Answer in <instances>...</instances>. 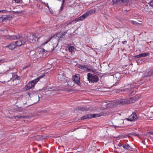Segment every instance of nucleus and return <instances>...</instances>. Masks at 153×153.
<instances>
[{"mask_svg": "<svg viewBox=\"0 0 153 153\" xmlns=\"http://www.w3.org/2000/svg\"><path fill=\"white\" fill-rule=\"evenodd\" d=\"M135 98L134 97H133L129 99H121L119 100H114V103L115 105H124L126 104L130 103H133L135 102Z\"/></svg>", "mask_w": 153, "mask_h": 153, "instance_id": "obj_1", "label": "nucleus"}, {"mask_svg": "<svg viewBox=\"0 0 153 153\" xmlns=\"http://www.w3.org/2000/svg\"><path fill=\"white\" fill-rule=\"evenodd\" d=\"M95 10L94 9H91L85 13L80 17L76 18L75 19L74 21L77 22L80 21H82L85 19L88 16L92 14L93 13H94Z\"/></svg>", "mask_w": 153, "mask_h": 153, "instance_id": "obj_2", "label": "nucleus"}, {"mask_svg": "<svg viewBox=\"0 0 153 153\" xmlns=\"http://www.w3.org/2000/svg\"><path fill=\"white\" fill-rule=\"evenodd\" d=\"M87 79L90 83H92L97 82L99 78L97 75L88 73L87 74Z\"/></svg>", "mask_w": 153, "mask_h": 153, "instance_id": "obj_3", "label": "nucleus"}, {"mask_svg": "<svg viewBox=\"0 0 153 153\" xmlns=\"http://www.w3.org/2000/svg\"><path fill=\"white\" fill-rule=\"evenodd\" d=\"M113 4H116L117 5L125 4L127 5L129 2V0H112Z\"/></svg>", "mask_w": 153, "mask_h": 153, "instance_id": "obj_4", "label": "nucleus"}, {"mask_svg": "<svg viewBox=\"0 0 153 153\" xmlns=\"http://www.w3.org/2000/svg\"><path fill=\"white\" fill-rule=\"evenodd\" d=\"M37 82V81L35 80V79H34L30 82L25 86V89L26 90H28L30 89H33Z\"/></svg>", "mask_w": 153, "mask_h": 153, "instance_id": "obj_5", "label": "nucleus"}, {"mask_svg": "<svg viewBox=\"0 0 153 153\" xmlns=\"http://www.w3.org/2000/svg\"><path fill=\"white\" fill-rule=\"evenodd\" d=\"M135 89L136 88L132 85L131 86L130 88H129L125 89L123 90V91H124L125 92H127V93H128L130 95H133L135 93Z\"/></svg>", "mask_w": 153, "mask_h": 153, "instance_id": "obj_6", "label": "nucleus"}, {"mask_svg": "<svg viewBox=\"0 0 153 153\" xmlns=\"http://www.w3.org/2000/svg\"><path fill=\"white\" fill-rule=\"evenodd\" d=\"M73 81L75 83H76L78 85L80 86L81 85V82H80V77L79 74H76L75 75L73 78Z\"/></svg>", "mask_w": 153, "mask_h": 153, "instance_id": "obj_7", "label": "nucleus"}, {"mask_svg": "<svg viewBox=\"0 0 153 153\" xmlns=\"http://www.w3.org/2000/svg\"><path fill=\"white\" fill-rule=\"evenodd\" d=\"M7 38L11 39H23L22 36L20 34H18L17 35H13L11 36H6Z\"/></svg>", "mask_w": 153, "mask_h": 153, "instance_id": "obj_8", "label": "nucleus"}, {"mask_svg": "<svg viewBox=\"0 0 153 153\" xmlns=\"http://www.w3.org/2000/svg\"><path fill=\"white\" fill-rule=\"evenodd\" d=\"M153 75V68L151 69L149 71L146 72L142 75L143 77H145L150 76Z\"/></svg>", "mask_w": 153, "mask_h": 153, "instance_id": "obj_9", "label": "nucleus"}, {"mask_svg": "<svg viewBox=\"0 0 153 153\" xmlns=\"http://www.w3.org/2000/svg\"><path fill=\"white\" fill-rule=\"evenodd\" d=\"M137 118V116L136 113H133L127 120H128L131 121L135 120Z\"/></svg>", "mask_w": 153, "mask_h": 153, "instance_id": "obj_10", "label": "nucleus"}, {"mask_svg": "<svg viewBox=\"0 0 153 153\" xmlns=\"http://www.w3.org/2000/svg\"><path fill=\"white\" fill-rule=\"evenodd\" d=\"M123 147L124 149L128 151H132L134 150V149L130 146L129 145L128 143L125 144L123 145Z\"/></svg>", "mask_w": 153, "mask_h": 153, "instance_id": "obj_11", "label": "nucleus"}, {"mask_svg": "<svg viewBox=\"0 0 153 153\" xmlns=\"http://www.w3.org/2000/svg\"><path fill=\"white\" fill-rule=\"evenodd\" d=\"M25 43V41L24 40H19L16 41L15 42V45L18 46H20L22 45H24Z\"/></svg>", "mask_w": 153, "mask_h": 153, "instance_id": "obj_12", "label": "nucleus"}, {"mask_svg": "<svg viewBox=\"0 0 153 153\" xmlns=\"http://www.w3.org/2000/svg\"><path fill=\"white\" fill-rule=\"evenodd\" d=\"M67 31H66L62 33H58L56 34V36L59 38H62L67 33Z\"/></svg>", "mask_w": 153, "mask_h": 153, "instance_id": "obj_13", "label": "nucleus"}, {"mask_svg": "<svg viewBox=\"0 0 153 153\" xmlns=\"http://www.w3.org/2000/svg\"><path fill=\"white\" fill-rule=\"evenodd\" d=\"M28 40L30 43H36V40L34 38V36L33 34L30 35L29 38H28Z\"/></svg>", "mask_w": 153, "mask_h": 153, "instance_id": "obj_14", "label": "nucleus"}, {"mask_svg": "<svg viewBox=\"0 0 153 153\" xmlns=\"http://www.w3.org/2000/svg\"><path fill=\"white\" fill-rule=\"evenodd\" d=\"M53 37V36H52L51 37H48L45 36V39L46 40V41L45 42H43L42 44V45H44L45 44L47 43L48 42H49L51 39Z\"/></svg>", "mask_w": 153, "mask_h": 153, "instance_id": "obj_15", "label": "nucleus"}, {"mask_svg": "<svg viewBox=\"0 0 153 153\" xmlns=\"http://www.w3.org/2000/svg\"><path fill=\"white\" fill-rule=\"evenodd\" d=\"M34 36V38L36 40V42L38 41L39 39L41 37V35L40 34L36 33L34 34H33Z\"/></svg>", "mask_w": 153, "mask_h": 153, "instance_id": "obj_16", "label": "nucleus"}, {"mask_svg": "<svg viewBox=\"0 0 153 153\" xmlns=\"http://www.w3.org/2000/svg\"><path fill=\"white\" fill-rule=\"evenodd\" d=\"M15 45L13 43H10L9 45L6 46V48H9L10 49L13 50L15 48Z\"/></svg>", "mask_w": 153, "mask_h": 153, "instance_id": "obj_17", "label": "nucleus"}, {"mask_svg": "<svg viewBox=\"0 0 153 153\" xmlns=\"http://www.w3.org/2000/svg\"><path fill=\"white\" fill-rule=\"evenodd\" d=\"M86 108L84 107H77L76 108L74 109V110L75 111H84L86 110Z\"/></svg>", "mask_w": 153, "mask_h": 153, "instance_id": "obj_18", "label": "nucleus"}, {"mask_svg": "<svg viewBox=\"0 0 153 153\" xmlns=\"http://www.w3.org/2000/svg\"><path fill=\"white\" fill-rule=\"evenodd\" d=\"M90 114L91 118L99 117L102 115L101 113L97 114Z\"/></svg>", "mask_w": 153, "mask_h": 153, "instance_id": "obj_19", "label": "nucleus"}, {"mask_svg": "<svg viewBox=\"0 0 153 153\" xmlns=\"http://www.w3.org/2000/svg\"><path fill=\"white\" fill-rule=\"evenodd\" d=\"M90 118H91V114H88L86 115L83 116L81 117V119L82 120H84Z\"/></svg>", "mask_w": 153, "mask_h": 153, "instance_id": "obj_20", "label": "nucleus"}, {"mask_svg": "<svg viewBox=\"0 0 153 153\" xmlns=\"http://www.w3.org/2000/svg\"><path fill=\"white\" fill-rule=\"evenodd\" d=\"M8 17H3L2 16L0 17V22L1 23L2 22H4L8 20Z\"/></svg>", "mask_w": 153, "mask_h": 153, "instance_id": "obj_21", "label": "nucleus"}, {"mask_svg": "<svg viewBox=\"0 0 153 153\" xmlns=\"http://www.w3.org/2000/svg\"><path fill=\"white\" fill-rule=\"evenodd\" d=\"M20 78L19 76L16 75L15 76L13 77V79L12 81L13 82L14 81L16 80H19L20 79Z\"/></svg>", "mask_w": 153, "mask_h": 153, "instance_id": "obj_22", "label": "nucleus"}, {"mask_svg": "<svg viewBox=\"0 0 153 153\" xmlns=\"http://www.w3.org/2000/svg\"><path fill=\"white\" fill-rule=\"evenodd\" d=\"M45 76V74H42V75L39 76L37 78H36V79H35V80L36 81H37V82H38V81L39 80V79L42 78L44 76Z\"/></svg>", "mask_w": 153, "mask_h": 153, "instance_id": "obj_23", "label": "nucleus"}, {"mask_svg": "<svg viewBox=\"0 0 153 153\" xmlns=\"http://www.w3.org/2000/svg\"><path fill=\"white\" fill-rule=\"evenodd\" d=\"M13 117L15 119H16L17 120H18L20 118H25V117L19 116H14Z\"/></svg>", "mask_w": 153, "mask_h": 153, "instance_id": "obj_24", "label": "nucleus"}, {"mask_svg": "<svg viewBox=\"0 0 153 153\" xmlns=\"http://www.w3.org/2000/svg\"><path fill=\"white\" fill-rule=\"evenodd\" d=\"M74 47L73 46L70 47L68 49L69 51L70 52H72L74 51Z\"/></svg>", "mask_w": 153, "mask_h": 153, "instance_id": "obj_25", "label": "nucleus"}, {"mask_svg": "<svg viewBox=\"0 0 153 153\" xmlns=\"http://www.w3.org/2000/svg\"><path fill=\"white\" fill-rule=\"evenodd\" d=\"M141 54H142V57H146V56H148L149 54V53H141Z\"/></svg>", "mask_w": 153, "mask_h": 153, "instance_id": "obj_26", "label": "nucleus"}, {"mask_svg": "<svg viewBox=\"0 0 153 153\" xmlns=\"http://www.w3.org/2000/svg\"><path fill=\"white\" fill-rule=\"evenodd\" d=\"M130 134L131 135H133L134 136H137V137H139V136H140L139 134H137L135 133V132L131 133Z\"/></svg>", "mask_w": 153, "mask_h": 153, "instance_id": "obj_27", "label": "nucleus"}, {"mask_svg": "<svg viewBox=\"0 0 153 153\" xmlns=\"http://www.w3.org/2000/svg\"><path fill=\"white\" fill-rule=\"evenodd\" d=\"M140 57H142V56L141 53H140L139 55H136L134 56V58L136 59L138 58H139Z\"/></svg>", "mask_w": 153, "mask_h": 153, "instance_id": "obj_28", "label": "nucleus"}, {"mask_svg": "<svg viewBox=\"0 0 153 153\" xmlns=\"http://www.w3.org/2000/svg\"><path fill=\"white\" fill-rule=\"evenodd\" d=\"M87 71H91L93 72H94V71L92 69H90L88 68H88H87Z\"/></svg>", "mask_w": 153, "mask_h": 153, "instance_id": "obj_29", "label": "nucleus"}, {"mask_svg": "<svg viewBox=\"0 0 153 153\" xmlns=\"http://www.w3.org/2000/svg\"><path fill=\"white\" fill-rule=\"evenodd\" d=\"M0 11H1V13H6L7 12H8V11L6 10H0Z\"/></svg>", "mask_w": 153, "mask_h": 153, "instance_id": "obj_30", "label": "nucleus"}, {"mask_svg": "<svg viewBox=\"0 0 153 153\" xmlns=\"http://www.w3.org/2000/svg\"><path fill=\"white\" fill-rule=\"evenodd\" d=\"M78 68L81 69H83V65H79Z\"/></svg>", "mask_w": 153, "mask_h": 153, "instance_id": "obj_31", "label": "nucleus"}, {"mask_svg": "<svg viewBox=\"0 0 153 153\" xmlns=\"http://www.w3.org/2000/svg\"><path fill=\"white\" fill-rule=\"evenodd\" d=\"M131 23L132 24L134 25H137V24H138V23H137L136 22L133 21H131Z\"/></svg>", "mask_w": 153, "mask_h": 153, "instance_id": "obj_32", "label": "nucleus"}, {"mask_svg": "<svg viewBox=\"0 0 153 153\" xmlns=\"http://www.w3.org/2000/svg\"><path fill=\"white\" fill-rule=\"evenodd\" d=\"M88 66L87 65H83V69L85 68L87 69L88 68Z\"/></svg>", "mask_w": 153, "mask_h": 153, "instance_id": "obj_33", "label": "nucleus"}, {"mask_svg": "<svg viewBox=\"0 0 153 153\" xmlns=\"http://www.w3.org/2000/svg\"><path fill=\"white\" fill-rule=\"evenodd\" d=\"M64 8V5H62L61 7L59 10L60 11H62L63 10V9Z\"/></svg>", "mask_w": 153, "mask_h": 153, "instance_id": "obj_34", "label": "nucleus"}, {"mask_svg": "<svg viewBox=\"0 0 153 153\" xmlns=\"http://www.w3.org/2000/svg\"><path fill=\"white\" fill-rule=\"evenodd\" d=\"M13 12L14 13H18L19 14L21 12L18 11H13Z\"/></svg>", "mask_w": 153, "mask_h": 153, "instance_id": "obj_35", "label": "nucleus"}, {"mask_svg": "<svg viewBox=\"0 0 153 153\" xmlns=\"http://www.w3.org/2000/svg\"><path fill=\"white\" fill-rule=\"evenodd\" d=\"M46 128V127H45V128H41V130L42 131H44V130H45V129Z\"/></svg>", "mask_w": 153, "mask_h": 153, "instance_id": "obj_36", "label": "nucleus"}, {"mask_svg": "<svg viewBox=\"0 0 153 153\" xmlns=\"http://www.w3.org/2000/svg\"><path fill=\"white\" fill-rule=\"evenodd\" d=\"M74 91V89H73V88H72V89H71L70 90H68V91H69V92H72V91Z\"/></svg>", "mask_w": 153, "mask_h": 153, "instance_id": "obj_37", "label": "nucleus"}, {"mask_svg": "<svg viewBox=\"0 0 153 153\" xmlns=\"http://www.w3.org/2000/svg\"><path fill=\"white\" fill-rule=\"evenodd\" d=\"M118 146H119V147H121V146H123V145L122 144H121L120 143H119L118 144Z\"/></svg>", "mask_w": 153, "mask_h": 153, "instance_id": "obj_38", "label": "nucleus"}, {"mask_svg": "<svg viewBox=\"0 0 153 153\" xmlns=\"http://www.w3.org/2000/svg\"><path fill=\"white\" fill-rule=\"evenodd\" d=\"M126 43H127V41H124L122 42V44H124V45Z\"/></svg>", "mask_w": 153, "mask_h": 153, "instance_id": "obj_39", "label": "nucleus"}, {"mask_svg": "<svg viewBox=\"0 0 153 153\" xmlns=\"http://www.w3.org/2000/svg\"><path fill=\"white\" fill-rule=\"evenodd\" d=\"M15 2L17 3H19L20 1V0H15Z\"/></svg>", "mask_w": 153, "mask_h": 153, "instance_id": "obj_40", "label": "nucleus"}, {"mask_svg": "<svg viewBox=\"0 0 153 153\" xmlns=\"http://www.w3.org/2000/svg\"><path fill=\"white\" fill-rule=\"evenodd\" d=\"M42 137H42H43V136L42 135H38V136H36V137Z\"/></svg>", "mask_w": 153, "mask_h": 153, "instance_id": "obj_41", "label": "nucleus"}, {"mask_svg": "<svg viewBox=\"0 0 153 153\" xmlns=\"http://www.w3.org/2000/svg\"><path fill=\"white\" fill-rule=\"evenodd\" d=\"M62 5H64V3L65 2V1H64V0H62Z\"/></svg>", "mask_w": 153, "mask_h": 153, "instance_id": "obj_42", "label": "nucleus"}, {"mask_svg": "<svg viewBox=\"0 0 153 153\" xmlns=\"http://www.w3.org/2000/svg\"><path fill=\"white\" fill-rule=\"evenodd\" d=\"M62 5H64V3L65 2V1H64V0H62Z\"/></svg>", "mask_w": 153, "mask_h": 153, "instance_id": "obj_43", "label": "nucleus"}, {"mask_svg": "<svg viewBox=\"0 0 153 153\" xmlns=\"http://www.w3.org/2000/svg\"><path fill=\"white\" fill-rule=\"evenodd\" d=\"M129 10H124V11H123L124 13H126L127 11H129Z\"/></svg>", "mask_w": 153, "mask_h": 153, "instance_id": "obj_44", "label": "nucleus"}, {"mask_svg": "<svg viewBox=\"0 0 153 153\" xmlns=\"http://www.w3.org/2000/svg\"><path fill=\"white\" fill-rule=\"evenodd\" d=\"M36 138H38L40 140H42V137H36Z\"/></svg>", "mask_w": 153, "mask_h": 153, "instance_id": "obj_45", "label": "nucleus"}, {"mask_svg": "<svg viewBox=\"0 0 153 153\" xmlns=\"http://www.w3.org/2000/svg\"><path fill=\"white\" fill-rule=\"evenodd\" d=\"M45 51V50L44 49H43L42 50V52H44Z\"/></svg>", "mask_w": 153, "mask_h": 153, "instance_id": "obj_46", "label": "nucleus"}, {"mask_svg": "<svg viewBox=\"0 0 153 153\" xmlns=\"http://www.w3.org/2000/svg\"><path fill=\"white\" fill-rule=\"evenodd\" d=\"M30 93H28V96H29V97L30 96Z\"/></svg>", "mask_w": 153, "mask_h": 153, "instance_id": "obj_47", "label": "nucleus"}, {"mask_svg": "<svg viewBox=\"0 0 153 153\" xmlns=\"http://www.w3.org/2000/svg\"><path fill=\"white\" fill-rule=\"evenodd\" d=\"M27 66H26L25 68H23V69H25L27 67Z\"/></svg>", "mask_w": 153, "mask_h": 153, "instance_id": "obj_48", "label": "nucleus"}, {"mask_svg": "<svg viewBox=\"0 0 153 153\" xmlns=\"http://www.w3.org/2000/svg\"><path fill=\"white\" fill-rule=\"evenodd\" d=\"M38 97L39 99V100H38V101H39V98H40V97H39V95H38Z\"/></svg>", "mask_w": 153, "mask_h": 153, "instance_id": "obj_49", "label": "nucleus"}, {"mask_svg": "<svg viewBox=\"0 0 153 153\" xmlns=\"http://www.w3.org/2000/svg\"><path fill=\"white\" fill-rule=\"evenodd\" d=\"M47 7L48 8H49V10L50 9L49 7V6L48 5L47 6Z\"/></svg>", "mask_w": 153, "mask_h": 153, "instance_id": "obj_50", "label": "nucleus"}, {"mask_svg": "<svg viewBox=\"0 0 153 153\" xmlns=\"http://www.w3.org/2000/svg\"><path fill=\"white\" fill-rule=\"evenodd\" d=\"M47 7L48 8H49V10L50 9L49 7V6L48 5L47 6Z\"/></svg>", "mask_w": 153, "mask_h": 153, "instance_id": "obj_51", "label": "nucleus"}, {"mask_svg": "<svg viewBox=\"0 0 153 153\" xmlns=\"http://www.w3.org/2000/svg\"><path fill=\"white\" fill-rule=\"evenodd\" d=\"M150 133H151L152 134H153V132H150Z\"/></svg>", "mask_w": 153, "mask_h": 153, "instance_id": "obj_52", "label": "nucleus"}, {"mask_svg": "<svg viewBox=\"0 0 153 153\" xmlns=\"http://www.w3.org/2000/svg\"><path fill=\"white\" fill-rule=\"evenodd\" d=\"M146 7H145V9H146V8H148V7H147V6H146Z\"/></svg>", "mask_w": 153, "mask_h": 153, "instance_id": "obj_53", "label": "nucleus"}, {"mask_svg": "<svg viewBox=\"0 0 153 153\" xmlns=\"http://www.w3.org/2000/svg\"><path fill=\"white\" fill-rule=\"evenodd\" d=\"M134 97L135 98V100H137V99H136V98L135 97Z\"/></svg>", "mask_w": 153, "mask_h": 153, "instance_id": "obj_54", "label": "nucleus"}, {"mask_svg": "<svg viewBox=\"0 0 153 153\" xmlns=\"http://www.w3.org/2000/svg\"><path fill=\"white\" fill-rule=\"evenodd\" d=\"M46 4H47V6H48V3H46Z\"/></svg>", "mask_w": 153, "mask_h": 153, "instance_id": "obj_55", "label": "nucleus"}, {"mask_svg": "<svg viewBox=\"0 0 153 153\" xmlns=\"http://www.w3.org/2000/svg\"><path fill=\"white\" fill-rule=\"evenodd\" d=\"M115 127H117L116 126H115Z\"/></svg>", "mask_w": 153, "mask_h": 153, "instance_id": "obj_56", "label": "nucleus"}, {"mask_svg": "<svg viewBox=\"0 0 153 153\" xmlns=\"http://www.w3.org/2000/svg\"><path fill=\"white\" fill-rule=\"evenodd\" d=\"M12 79V78H11L10 79V80Z\"/></svg>", "mask_w": 153, "mask_h": 153, "instance_id": "obj_57", "label": "nucleus"}, {"mask_svg": "<svg viewBox=\"0 0 153 153\" xmlns=\"http://www.w3.org/2000/svg\"><path fill=\"white\" fill-rule=\"evenodd\" d=\"M59 1H61V0H58Z\"/></svg>", "mask_w": 153, "mask_h": 153, "instance_id": "obj_58", "label": "nucleus"}, {"mask_svg": "<svg viewBox=\"0 0 153 153\" xmlns=\"http://www.w3.org/2000/svg\"><path fill=\"white\" fill-rule=\"evenodd\" d=\"M144 12H146L144 11Z\"/></svg>", "mask_w": 153, "mask_h": 153, "instance_id": "obj_59", "label": "nucleus"}, {"mask_svg": "<svg viewBox=\"0 0 153 153\" xmlns=\"http://www.w3.org/2000/svg\"><path fill=\"white\" fill-rule=\"evenodd\" d=\"M64 0L65 1V0Z\"/></svg>", "mask_w": 153, "mask_h": 153, "instance_id": "obj_60", "label": "nucleus"}, {"mask_svg": "<svg viewBox=\"0 0 153 153\" xmlns=\"http://www.w3.org/2000/svg\"><path fill=\"white\" fill-rule=\"evenodd\" d=\"M152 113H153V112Z\"/></svg>", "mask_w": 153, "mask_h": 153, "instance_id": "obj_61", "label": "nucleus"}]
</instances>
